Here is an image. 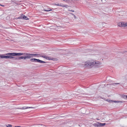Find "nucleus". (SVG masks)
I'll use <instances>...</instances> for the list:
<instances>
[{
    "instance_id": "20",
    "label": "nucleus",
    "mask_w": 127,
    "mask_h": 127,
    "mask_svg": "<svg viewBox=\"0 0 127 127\" xmlns=\"http://www.w3.org/2000/svg\"><path fill=\"white\" fill-rule=\"evenodd\" d=\"M5 5H2V4H0V6H3V7H4Z\"/></svg>"
},
{
    "instance_id": "19",
    "label": "nucleus",
    "mask_w": 127,
    "mask_h": 127,
    "mask_svg": "<svg viewBox=\"0 0 127 127\" xmlns=\"http://www.w3.org/2000/svg\"><path fill=\"white\" fill-rule=\"evenodd\" d=\"M123 96L124 97H126V98H127V95H124V96Z\"/></svg>"
},
{
    "instance_id": "6",
    "label": "nucleus",
    "mask_w": 127,
    "mask_h": 127,
    "mask_svg": "<svg viewBox=\"0 0 127 127\" xmlns=\"http://www.w3.org/2000/svg\"><path fill=\"white\" fill-rule=\"evenodd\" d=\"M34 107H23L22 108H18L17 109H25L28 108H33Z\"/></svg>"
},
{
    "instance_id": "8",
    "label": "nucleus",
    "mask_w": 127,
    "mask_h": 127,
    "mask_svg": "<svg viewBox=\"0 0 127 127\" xmlns=\"http://www.w3.org/2000/svg\"><path fill=\"white\" fill-rule=\"evenodd\" d=\"M93 125L95 127H100V123L97 122L93 124Z\"/></svg>"
},
{
    "instance_id": "16",
    "label": "nucleus",
    "mask_w": 127,
    "mask_h": 127,
    "mask_svg": "<svg viewBox=\"0 0 127 127\" xmlns=\"http://www.w3.org/2000/svg\"><path fill=\"white\" fill-rule=\"evenodd\" d=\"M111 102H119V101H111Z\"/></svg>"
},
{
    "instance_id": "15",
    "label": "nucleus",
    "mask_w": 127,
    "mask_h": 127,
    "mask_svg": "<svg viewBox=\"0 0 127 127\" xmlns=\"http://www.w3.org/2000/svg\"><path fill=\"white\" fill-rule=\"evenodd\" d=\"M70 14H72L73 15V16H74V18H75V19L76 18V17L75 16V15H74V14H72L71 13H70Z\"/></svg>"
},
{
    "instance_id": "12",
    "label": "nucleus",
    "mask_w": 127,
    "mask_h": 127,
    "mask_svg": "<svg viewBox=\"0 0 127 127\" xmlns=\"http://www.w3.org/2000/svg\"><path fill=\"white\" fill-rule=\"evenodd\" d=\"M52 10V9L50 8H48L47 9H45L44 11H49Z\"/></svg>"
},
{
    "instance_id": "10",
    "label": "nucleus",
    "mask_w": 127,
    "mask_h": 127,
    "mask_svg": "<svg viewBox=\"0 0 127 127\" xmlns=\"http://www.w3.org/2000/svg\"><path fill=\"white\" fill-rule=\"evenodd\" d=\"M124 23H119L118 25L120 27H124Z\"/></svg>"
},
{
    "instance_id": "21",
    "label": "nucleus",
    "mask_w": 127,
    "mask_h": 127,
    "mask_svg": "<svg viewBox=\"0 0 127 127\" xmlns=\"http://www.w3.org/2000/svg\"><path fill=\"white\" fill-rule=\"evenodd\" d=\"M56 5H57V6H61V5H60V4H56Z\"/></svg>"
},
{
    "instance_id": "14",
    "label": "nucleus",
    "mask_w": 127,
    "mask_h": 127,
    "mask_svg": "<svg viewBox=\"0 0 127 127\" xmlns=\"http://www.w3.org/2000/svg\"><path fill=\"white\" fill-rule=\"evenodd\" d=\"M120 84V83H113V84H112V85L113 86H114L115 85L119 84Z\"/></svg>"
},
{
    "instance_id": "18",
    "label": "nucleus",
    "mask_w": 127,
    "mask_h": 127,
    "mask_svg": "<svg viewBox=\"0 0 127 127\" xmlns=\"http://www.w3.org/2000/svg\"><path fill=\"white\" fill-rule=\"evenodd\" d=\"M37 65V67H40V66H41L40 65H37V64H36V65Z\"/></svg>"
},
{
    "instance_id": "1",
    "label": "nucleus",
    "mask_w": 127,
    "mask_h": 127,
    "mask_svg": "<svg viewBox=\"0 0 127 127\" xmlns=\"http://www.w3.org/2000/svg\"><path fill=\"white\" fill-rule=\"evenodd\" d=\"M37 54H32L27 53H10L6 54H0V56H46L45 54L43 53H37Z\"/></svg>"
},
{
    "instance_id": "22",
    "label": "nucleus",
    "mask_w": 127,
    "mask_h": 127,
    "mask_svg": "<svg viewBox=\"0 0 127 127\" xmlns=\"http://www.w3.org/2000/svg\"><path fill=\"white\" fill-rule=\"evenodd\" d=\"M70 11H71L73 12H74V11L73 10H70Z\"/></svg>"
},
{
    "instance_id": "9",
    "label": "nucleus",
    "mask_w": 127,
    "mask_h": 127,
    "mask_svg": "<svg viewBox=\"0 0 127 127\" xmlns=\"http://www.w3.org/2000/svg\"><path fill=\"white\" fill-rule=\"evenodd\" d=\"M28 56H25V57H23V56H22V57H20L19 58V59H25L26 58H29V57H28Z\"/></svg>"
},
{
    "instance_id": "2",
    "label": "nucleus",
    "mask_w": 127,
    "mask_h": 127,
    "mask_svg": "<svg viewBox=\"0 0 127 127\" xmlns=\"http://www.w3.org/2000/svg\"><path fill=\"white\" fill-rule=\"evenodd\" d=\"M101 64V62L93 60L88 61L85 63L84 67H92L93 66H97Z\"/></svg>"
},
{
    "instance_id": "7",
    "label": "nucleus",
    "mask_w": 127,
    "mask_h": 127,
    "mask_svg": "<svg viewBox=\"0 0 127 127\" xmlns=\"http://www.w3.org/2000/svg\"><path fill=\"white\" fill-rule=\"evenodd\" d=\"M22 17L23 18V19L26 20H28L29 19V18H28L27 16L23 14H22Z\"/></svg>"
},
{
    "instance_id": "4",
    "label": "nucleus",
    "mask_w": 127,
    "mask_h": 127,
    "mask_svg": "<svg viewBox=\"0 0 127 127\" xmlns=\"http://www.w3.org/2000/svg\"><path fill=\"white\" fill-rule=\"evenodd\" d=\"M43 58L45 59L48 60H52L53 61H57V59L53 58L52 57L49 56H40Z\"/></svg>"
},
{
    "instance_id": "11",
    "label": "nucleus",
    "mask_w": 127,
    "mask_h": 127,
    "mask_svg": "<svg viewBox=\"0 0 127 127\" xmlns=\"http://www.w3.org/2000/svg\"><path fill=\"white\" fill-rule=\"evenodd\" d=\"M16 19H23V18L22 17V14L21 15V16L20 17H19L17 18H16Z\"/></svg>"
},
{
    "instance_id": "5",
    "label": "nucleus",
    "mask_w": 127,
    "mask_h": 127,
    "mask_svg": "<svg viewBox=\"0 0 127 127\" xmlns=\"http://www.w3.org/2000/svg\"><path fill=\"white\" fill-rule=\"evenodd\" d=\"M14 57L12 56H0V59H10L13 58Z\"/></svg>"
},
{
    "instance_id": "3",
    "label": "nucleus",
    "mask_w": 127,
    "mask_h": 127,
    "mask_svg": "<svg viewBox=\"0 0 127 127\" xmlns=\"http://www.w3.org/2000/svg\"><path fill=\"white\" fill-rule=\"evenodd\" d=\"M31 61L32 62H35L41 63L45 64L46 63V62L45 61L34 58L31 59Z\"/></svg>"
},
{
    "instance_id": "17",
    "label": "nucleus",
    "mask_w": 127,
    "mask_h": 127,
    "mask_svg": "<svg viewBox=\"0 0 127 127\" xmlns=\"http://www.w3.org/2000/svg\"><path fill=\"white\" fill-rule=\"evenodd\" d=\"M127 26V23L124 24V27Z\"/></svg>"
},
{
    "instance_id": "23",
    "label": "nucleus",
    "mask_w": 127,
    "mask_h": 127,
    "mask_svg": "<svg viewBox=\"0 0 127 127\" xmlns=\"http://www.w3.org/2000/svg\"><path fill=\"white\" fill-rule=\"evenodd\" d=\"M124 53H125V52H127V51H125L124 52Z\"/></svg>"
},
{
    "instance_id": "13",
    "label": "nucleus",
    "mask_w": 127,
    "mask_h": 127,
    "mask_svg": "<svg viewBox=\"0 0 127 127\" xmlns=\"http://www.w3.org/2000/svg\"><path fill=\"white\" fill-rule=\"evenodd\" d=\"M106 124L105 123H100V127L102 126H104Z\"/></svg>"
}]
</instances>
